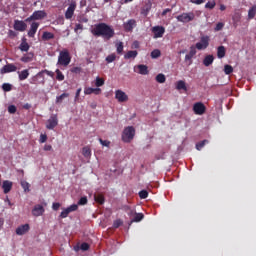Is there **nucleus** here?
<instances>
[{"mask_svg":"<svg viewBox=\"0 0 256 256\" xmlns=\"http://www.w3.org/2000/svg\"><path fill=\"white\" fill-rule=\"evenodd\" d=\"M151 7H153L151 2L146 3L145 6L141 9V15L147 17L149 15V11H151Z\"/></svg>","mask_w":256,"mask_h":256,"instance_id":"393cba45","label":"nucleus"},{"mask_svg":"<svg viewBox=\"0 0 256 256\" xmlns=\"http://www.w3.org/2000/svg\"><path fill=\"white\" fill-rule=\"evenodd\" d=\"M52 150H53V146H51L50 144L44 145V151H52Z\"/></svg>","mask_w":256,"mask_h":256,"instance_id":"e2e57ef3","label":"nucleus"},{"mask_svg":"<svg viewBox=\"0 0 256 256\" xmlns=\"http://www.w3.org/2000/svg\"><path fill=\"white\" fill-rule=\"evenodd\" d=\"M213 61H215V57L213 55H207L203 60V65L209 67L210 65H213Z\"/></svg>","mask_w":256,"mask_h":256,"instance_id":"a878e982","label":"nucleus"},{"mask_svg":"<svg viewBox=\"0 0 256 256\" xmlns=\"http://www.w3.org/2000/svg\"><path fill=\"white\" fill-rule=\"evenodd\" d=\"M135 137V128L133 126H128L123 130L122 141L124 143H131Z\"/></svg>","mask_w":256,"mask_h":256,"instance_id":"f03ea898","label":"nucleus"},{"mask_svg":"<svg viewBox=\"0 0 256 256\" xmlns=\"http://www.w3.org/2000/svg\"><path fill=\"white\" fill-rule=\"evenodd\" d=\"M224 73L225 75H231V73H233V66L226 64L224 66Z\"/></svg>","mask_w":256,"mask_h":256,"instance_id":"a19ab883","label":"nucleus"},{"mask_svg":"<svg viewBox=\"0 0 256 256\" xmlns=\"http://www.w3.org/2000/svg\"><path fill=\"white\" fill-rule=\"evenodd\" d=\"M91 33L94 37H102L105 41H109L115 37V29L103 22L95 24L91 29Z\"/></svg>","mask_w":256,"mask_h":256,"instance_id":"f257e3e1","label":"nucleus"},{"mask_svg":"<svg viewBox=\"0 0 256 256\" xmlns=\"http://www.w3.org/2000/svg\"><path fill=\"white\" fill-rule=\"evenodd\" d=\"M94 200L98 203V205L105 204V196L103 194H95Z\"/></svg>","mask_w":256,"mask_h":256,"instance_id":"7c9ffc66","label":"nucleus"},{"mask_svg":"<svg viewBox=\"0 0 256 256\" xmlns=\"http://www.w3.org/2000/svg\"><path fill=\"white\" fill-rule=\"evenodd\" d=\"M122 209L129 215V217H133L135 215V209L131 208L129 205L122 206Z\"/></svg>","mask_w":256,"mask_h":256,"instance_id":"2f4dec72","label":"nucleus"},{"mask_svg":"<svg viewBox=\"0 0 256 256\" xmlns=\"http://www.w3.org/2000/svg\"><path fill=\"white\" fill-rule=\"evenodd\" d=\"M80 95H81V88H78L76 91V95H75V101H77V99H79Z\"/></svg>","mask_w":256,"mask_h":256,"instance_id":"338daca9","label":"nucleus"},{"mask_svg":"<svg viewBox=\"0 0 256 256\" xmlns=\"http://www.w3.org/2000/svg\"><path fill=\"white\" fill-rule=\"evenodd\" d=\"M225 54H226L225 46H219L217 48L218 59H223V57H225Z\"/></svg>","mask_w":256,"mask_h":256,"instance_id":"72a5a7b5","label":"nucleus"},{"mask_svg":"<svg viewBox=\"0 0 256 256\" xmlns=\"http://www.w3.org/2000/svg\"><path fill=\"white\" fill-rule=\"evenodd\" d=\"M75 9H77V2L72 0L65 12V19H73V16L75 15Z\"/></svg>","mask_w":256,"mask_h":256,"instance_id":"423d86ee","label":"nucleus"},{"mask_svg":"<svg viewBox=\"0 0 256 256\" xmlns=\"http://www.w3.org/2000/svg\"><path fill=\"white\" fill-rule=\"evenodd\" d=\"M21 187L24 189L25 193H29V187H31V185L27 181H22Z\"/></svg>","mask_w":256,"mask_h":256,"instance_id":"49530a36","label":"nucleus"},{"mask_svg":"<svg viewBox=\"0 0 256 256\" xmlns=\"http://www.w3.org/2000/svg\"><path fill=\"white\" fill-rule=\"evenodd\" d=\"M207 111V107H205V104L203 102H196L193 105V112L195 115H205V112Z\"/></svg>","mask_w":256,"mask_h":256,"instance_id":"1a4fd4ad","label":"nucleus"},{"mask_svg":"<svg viewBox=\"0 0 256 256\" xmlns=\"http://www.w3.org/2000/svg\"><path fill=\"white\" fill-rule=\"evenodd\" d=\"M139 197L140 199H147V197H149V192H147V190H141L139 192Z\"/></svg>","mask_w":256,"mask_h":256,"instance_id":"3c124183","label":"nucleus"},{"mask_svg":"<svg viewBox=\"0 0 256 256\" xmlns=\"http://www.w3.org/2000/svg\"><path fill=\"white\" fill-rule=\"evenodd\" d=\"M99 143H101L103 145V147H109V145H111L110 141L107 140H103V139H99Z\"/></svg>","mask_w":256,"mask_h":256,"instance_id":"13d9d810","label":"nucleus"},{"mask_svg":"<svg viewBox=\"0 0 256 256\" xmlns=\"http://www.w3.org/2000/svg\"><path fill=\"white\" fill-rule=\"evenodd\" d=\"M82 155H84V157H91V148L90 147H84L82 149Z\"/></svg>","mask_w":256,"mask_h":256,"instance_id":"c03bdc74","label":"nucleus"},{"mask_svg":"<svg viewBox=\"0 0 256 256\" xmlns=\"http://www.w3.org/2000/svg\"><path fill=\"white\" fill-rule=\"evenodd\" d=\"M152 32L154 33V39H159L165 35V27L163 26H154L152 28Z\"/></svg>","mask_w":256,"mask_h":256,"instance_id":"2eb2a0df","label":"nucleus"},{"mask_svg":"<svg viewBox=\"0 0 256 256\" xmlns=\"http://www.w3.org/2000/svg\"><path fill=\"white\" fill-rule=\"evenodd\" d=\"M59 207H61V203L55 202L52 204L53 211H59Z\"/></svg>","mask_w":256,"mask_h":256,"instance_id":"bf43d9fd","label":"nucleus"},{"mask_svg":"<svg viewBox=\"0 0 256 256\" xmlns=\"http://www.w3.org/2000/svg\"><path fill=\"white\" fill-rule=\"evenodd\" d=\"M69 97V93H63L60 96L56 97V103H63V99H67Z\"/></svg>","mask_w":256,"mask_h":256,"instance_id":"58836bf2","label":"nucleus"},{"mask_svg":"<svg viewBox=\"0 0 256 256\" xmlns=\"http://www.w3.org/2000/svg\"><path fill=\"white\" fill-rule=\"evenodd\" d=\"M95 85L96 87H103L105 85V80L103 78L97 77Z\"/></svg>","mask_w":256,"mask_h":256,"instance_id":"09e8293b","label":"nucleus"},{"mask_svg":"<svg viewBox=\"0 0 256 256\" xmlns=\"http://www.w3.org/2000/svg\"><path fill=\"white\" fill-rule=\"evenodd\" d=\"M115 47H116V53L118 55L123 54V49H124L123 42H117Z\"/></svg>","mask_w":256,"mask_h":256,"instance_id":"c9c22d12","label":"nucleus"},{"mask_svg":"<svg viewBox=\"0 0 256 256\" xmlns=\"http://www.w3.org/2000/svg\"><path fill=\"white\" fill-rule=\"evenodd\" d=\"M2 189L5 193V195H7V193H10L11 190L13 189V182L9 181V180H5L2 183Z\"/></svg>","mask_w":256,"mask_h":256,"instance_id":"6ab92c4d","label":"nucleus"},{"mask_svg":"<svg viewBox=\"0 0 256 256\" xmlns=\"http://www.w3.org/2000/svg\"><path fill=\"white\" fill-rule=\"evenodd\" d=\"M28 77H29L28 69L22 70L21 72L18 71L19 81H25V79H28Z\"/></svg>","mask_w":256,"mask_h":256,"instance_id":"bb28decb","label":"nucleus"},{"mask_svg":"<svg viewBox=\"0 0 256 256\" xmlns=\"http://www.w3.org/2000/svg\"><path fill=\"white\" fill-rule=\"evenodd\" d=\"M19 49L20 51H22V53H27V51L31 49V46L29 45V43H27V38L22 39V42L19 45Z\"/></svg>","mask_w":256,"mask_h":256,"instance_id":"5701e85b","label":"nucleus"},{"mask_svg":"<svg viewBox=\"0 0 256 256\" xmlns=\"http://www.w3.org/2000/svg\"><path fill=\"white\" fill-rule=\"evenodd\" d=\"M37 29H39V22H32L30 30L28 31V37H35Z\"/></svg>","mask_w":256,"mask_h":256,"instance_id":"4be33fe9","label":"nucleus"},{"mask_svg":"<svg viewBox=\"0 0 256 256\" xmlns=\"http://www.w3.org/2000/svg\"><path fill=\"white\" fill-rule=\"evenodd\" d=\"M8 113H10V115H15V113H17V106L16 105L8 106Z\"/></svg>","mask_w":256,"mask_h":256,"instance_id":"8fccbe9b","label":"nucleus"},{"mask_svg":"<svg viewBox=\"0 0 256 256\" xmlns=\"http://www.w3.org/2000/svg\"><path fill=\"white\" fill-rule=\"evenodd\" d=\"M40 143H45L47 141V135L45 134H41L40 135Z\"/></svg>","mask_w":256,"mask_h":256,"instance_id":"680f3d73","label":"nucleus"},{"mask_svg":"<svg viewBox=\"0 0 256 256\" xmlns=\"http://www.w3.org/2000/svg\"><path fill=\"white\" fill-rule=\"evenodd\" d=\"M161 55V50L155 49L151 52L150 56L152 59H159V56Z\"/></svg>","mask_w":256,"mask_h":256,"instance_id":"ea45409f","label":"nucleus"},{"mask_svg":"<svg viewBox=\"0 0 256 256\" xmlns=\"http://www.w3.org/2000/svg\"><path fill=\"white\" fill-rule=\"evenodd\" d=\"M209 41H210L209 36H202L200 38V42L196 43L195 48L198 49V51H203L207 49V47H209Z\"/></svg>","mask_w":256,"mask_h":256,"instance_id":"6e6552de","label":"nucleus"},{"mask_svg":"<svg viewBox=\"0 0 256 256\" xmlns=\"http://www.w3.org/2000/svg\"><path fill=\"white\" fill-rule=\"evenodd\" d=\"M69 63H71V55L69 54V50L64 49L59 53L58 64L67 67Z\"/></svg>","mask_w":256,"mask_h":256,"instance_id":"7ed1b4c3","label":"nucleus"},{"mask_svg":"<svg viewBox=\"0 0 256 256\" xmlns=\"http://www.w3.org/2000/svg\"><path fill=\"white\" fill-rule=\"evenodd\" d=\"M135 217L133 218L134 223H139V221H143L145 215L143 213H134Z\"/></svg>","mask_w":256,"mask_h":256,"instance_id":"f704fd0d","label":"nucleus"},{"mask_svg":"<svg viewBox=\"0 0 256 256\" xmlns=\"http://www.w3.org/2000/svg\"><path fill=\"white\" fill-rule=\"evenodd\" d=\"M167 13H171V9L170 8H166V9L163 10L162 17H165V15H167Z\"/></svg>","mask_w":256,"mask_h":256,"instance_id":"69168bd1","label":"nucleus"},{"mask_svg":"<svg viewBox=\"0 0 256 256\" xmlns=\"http://www.w3.org/2000/svg\"><path fill=\"white\" fill-rule=\"evenodd\" d=\"M29 229H31L29 224L21 225L16 229V235H25V233H29Z\"/></svg>","mask_w":256,"mask_h":256,"instance_id":"aec40b11","label":"nucleus"},{"mask_svg":"<svg viewBox=\"0 0 256 256\" xmlns=\"http://www.w3.org/2000/svg\"><path fill=\"white\" fill-rule=\"evenodd\" d=\"M56 79L57 81H65V75L59 69H56Z\"/></svg>","mask_w":256,"mask_h":256,"instance_id":"4c0bfd02","label":"nucleus"},{"mask_svg":"<svg viewBox=\"0 0 256 256\" xmlns=\"http://www.w3.org/2000/svg\"><path fill=\"white\" fill-rule=\"evenodd\" d=\"M195 55H197V48L195 46H191L189 53L185 55V61H190L189 65H191V63H193L192 59Z\"/></svg>","mask_w":256,"mask_h":256,"instance_id":"a211bd4d","label":"nucleus"},{"mask_svg":"<svg viewBox=\"0 0 256 256\" xmlns=\"http://www.w3.org/2000/svg\"><path fill=\"white\" fill-rule=\"evenodd\" d=\"M225 27V24L222 22H219L216 24V27L214 28V31H221Z\"/></svg>","mask_w":256,"mask_h":256,"instance_id":"6e6d98bb","label":"nucleus"},{"mask_svg":"<svg viewBox=\"0 0 256 256\" xmlns=\"http://www.w3.org/2000/svg\"><path fill=\"white\" fill-rule=\"evenodd\" d=\"M57 125H59V118L57 117V114H52L46 122V129L51 131L57 127Z\"/></svg>","mask_w":256,"mask_h":256,"instance_id":"0eeeda50","label":"nucleus"},{"mask_svg":"<svg viewBox=\"0 0 256 256\" xmlns=\"http://www.w3.org/2000/svg\"><path fill=\"white\" fill-rule=\"evenodd\" d=\"M15 71H17V66H15L13 63L6 64L0 69L1 75H5L7 73H15Z\"/></svg>","mask_w":256,"mask_h":256,"instance_id":"4468645a","label":"nucleus"},{"mask_svg":"<svg viewBox=\"0 0 256 256\" xmlns=\"http://www.w3.org/2000/svg\"><path fill=\"white\" fill-rule=\"evenodd\" d=\"M115 99H117L118 103H127L129 96L123 90H116Z\"/></svg>","mask_w":256,"mask_h":256,"instance_id":"ddd939ff","label":"nucleus"},{"mask_svg":"<svg viewBox=\"0 0 256 256\" xmlns=\"http://www.w3.org/2000/svg\"><path fill=\"white\" fill-rule=\"evenodd\" d=\"M215 5H217V3L215 2V0L208 1V2L205 4V9H215Z\"/></svg>","mask_w":256,"mask_h":256,"instance_id":"a18cd8bd","label":"nucleus"},{"mask_svg":"<svg viewBox=\"0 0 256 256\" xmlns=\"http://www.w3.org/2000/svg\"><path fill=\"white\" fill-rule=\"evenodd\" d=\"M2 89H3V91L9 92V91H11L12 86H11V84H9V83H4V84L2 85Z\"/></svg>","mask_w":256,"mask_h":256,"instance_id":"864d4df0","label":"nucleus"},{"mask_svg":"<svg viewBox=\"0 0 256 256\" xmlns=\"http://www.w3.org/2000/svg\"><path fill=\"white\" fill-rule=\"evenodd\" d=\"M138 73L140 75H149V68L147 65L140 64L138 65Z\"/></svg>","mask_w":256,"mask_h":256,"instance_id":"cd10ccee","label":"nucleus"},{"mask_svg":"<svg viewBox=\"0 0 256 256\" xmlns=\"http://www.w3.org/2000/svg\"><path fill=\"white\" fill-rule=\"evenodd\" d=\"M157 83H165L167 81V78L164 76V74H158L156 76Z\"/></svg>","mask_w":256,"mask_h":256,"instance_id":"de8ad7c7","label":"nucleus"},{"mask_svg":"<svg viewBox=\"0 0 256 256\" xmlns=\"http://www.w3.org/2000/svg\"><path fill=\"white\" fill-rule=\"evenodd\" d=\"M139 55L137 50H130L124 55V59H135Z\"/></svg>","mask_w":256,"mask_h":256,"instance_id":"c85d7f7f","label":"nucleus"},{"mask_svg":"<svg viewBox=\"0 0 256 256\" xmlns=\"http://www.w3.org/2000/svg\"><path fill=\"white\" fill-rule=\"evenodd\" d=\"M256 15V6H252L248 11V19H254Z\"/></svg>","mask_w":256,"mask_h":256,"instance_id":"e433bc0d","label":"nucleus"},{"mask_svg":"<svg viewBox=\"0 0 256 256\" xmlns=\"http://www.w3.org/2000/svg\"><path fill=\"white\" fill-rule=\"evenodd\" d=\"M71 73H81V69L79 67H73Z\"/></svg>","mask_w":256,"mask_h":256,"instance_id":"0e129e2a","label":"nucleus"},{"mask_svg":"<svg viewBox=\"0 0 256 256\" xmlns=\"http://www.w3.org/2000/svg\"><path fill=\"white\" fill-rule=\"evenodd\" d=\"M87 203H88L87 196H84V197H81V198L79 199L77 205H78V206H79V205H87Z\"/></svg>","mask_w":256,"mask_h":256,"instance_id":"603ef678","label":"nucleus"},{"mask_svg":"<svg viewBox=\"0 0 256 256\" xmlns=\"http://www.w3.org/2000/svg\"><path fill=\"white\" fill-rule=\"evenodd\" d=\"M77 209H79L77 204L70 205L60 213V219H67V217H69V213H73L74 211H77Z\"/></svg>","mask_w":256,"mask_h":256,"instance_id":"9d476101","label":"nucleus"},{"mask_svg":"<svg viewBox=\"0 0 256 256\" xmlns=\"http://www.w3.org/2000/svg\"><path fill=\"white\" fill-rule=\"evenodd\" d=\"M43 213H45V208L41 204L35 205L34 208L32 209V215L34 217H41Z\"/></svg>","mask_w":256,"mask_h":256,"instance_id":"dca6fc26","label":"nucleus"},{"mask_svg":"<svg viewBox=\"0 0 256 256\" xmlns=\"http://www.w3.org/2000/svg\"><path fill=\"white\" fill-rule=\"evenodd\" d=\"M51 39H55V34L51 32H43L42 34L43 41H51Z\"/></svg>","mask_w":256,"mask_h":256,"instance_id":"473e14b6","label":"nucleus"},{"mask_svg":"<svg viewBox=\"0 0 256 256\" xmlns=\"http://www.w3.org/2000/svg\"><path fill=\"white\" fill-rule=\"evenodd\" d=\"M30 83L31 85H45V76H43V72H39L33 76Z\"/></svg>","mask_w":256,"mask_h":256,"instance_id":"9b49d317","label":"nucleus"},{"mask_svg":"<svg viewBox=\"0 0 256 256\" xmlns=\"http://www.w3.org/2000/svg\"><path fill=\"white\" fill-rule=\"evenodd\" d=\"M82 251H89V244L87 242H83L80 246Z\"/></svg>","mask_w":256,"mask_h":256,"instance_id":"4d7b16f0","label":"nucleus"},{"mask_svg":"<svg viewBox=\"0 0 256 256\" xmlns=\"http://www.w3.org/2000/svg\"><path fill=\"white\" fill-rule=\"evenodd\" d=\"M123 225V221H121V220H116V221H114V223H113V228L114 229H119V227H121Z\"/></svg>","mask_w":256,"mask_h":256,"instance_id":"5fc2aeb1","label":"nucleus"},{"mask_svg":"<svg viewBox=\"0 0 256 256\" xmlns=\"http://www.w3.org/2000/svg\"><path fill=\"white\" fill-rule=\"evenodd\" d=\"M115 59H117V55L115 53H112L106 57L105 61L107 63H113V61H115Z\"/></svg>","mask_w":256,"mask_h":256,"instance_id":"37998d69","label":"nucleus"},{"mask_svg":"<svg viewBox=\"0 0 256 256\" xmlns=\"http://www.w3.org/2000/svg\"><path fill=\"white\" fill-rule=\"evenodd\" d=\"M45 17H47V12H45V10H36L30 17L25 19V22L31 23V21H41V19H45Z\"/></svg>","mask_w":256,"mask_h":256,"instance_id":"20e7f679","label":"nucleus"},{"mask_svg":"<svg viewBox=\"0 0 256 256\" xmlns=\"http://www.w3.org/2000/svg\"><path fill=\"white\" fill-rule=\"evenodd\" d=\"M191 3H194V5H201L203 3H205V1L207 0H190Z\"/></svg>","mask_w":256,"mask_h":256,"instance_id":"052dcab7","label":"nucleus"},{"mask_svg":"<svg viewBox=\"0 0 256 256\" xmlns=\"http://www.w3.org/2000/svg\"><path fill=\"white\" fill-rule=\"evenodd\" d=\"M33 57H35V53L27 52L20 58V61L22 63H31V61H33Z\"/></svg>","mask_w":256,"mask_h":256,"instance_id":"412c9836","label":"nucleus"},{"mask_svg":"<svg viewBox=\"0 0 256 256\" xmlns=\"http://www.w3.org/2000/svg\"><path fill=\"white\" fill-rule=\"evenodd\" d=\"M206 143H209V141L208 140H203V141H201V142H198L197 144H196V149H197V151H201L204 147H205V144Z\"/></svg>","mask_w":256,"mask_h":256,"instance_id":"79ce46f5","label":"nucleus"},{"mask_svg":"<svg viewBox=\"0 0 256 256\" xmlns=\"http://www.w3.org/2000/svg\"><path fill=\"white\" fill-rule=\"evenodd\" d=\"M81 29H83V24H76L75 25V31H79Z\"/></svg>","mask_w":256,"mask_h":256,"instance_id":"774afa93","label":"nucleus"},{"mask_svg":"<svg viewBox=\"0 0 256 256\" xmlns=\"http://www.w3.org/2000/svg\"><path fill=\"white\" fill-rule=\"evenodd\" d=\"M84 93L86 95H92V93H94V95H100L101 94V90H100V88L86 87L84 89Z\"/></svg>","mask_w":256,"mask_h":256,"instance_id":"b1692460","label":"nucleus"},{"mask_svg":"<svg viewBox=\"0 0 256 256\" xmlns=\"http://www.w3.org/2000/svg\"><path fill=\"white\" fill-rule=\"evenodd\" d=\"M14 29H15V31H21V32L26 31L27 24L23 20H15Z\"/></svg>","mask_w":256,"mask_h":256,"instance_id":"f3484780","label":"nucleus"},{"mask_svg":"<svg viewBox=\"0 0 256 256\" xmlns=\"http://www.w3.org/2000/svg\"><path fill=\"white\" fill-rule=\"evenodd\" d=\"M176 89L178 91H187V84H185V81L179 80L176 82Z\"/></svg>","mask_w":256,"mask_h":256,"instance_id":"c756f323","label":"nucleus"},{"mask_svg":"<svg viewBox=\"0 0 256 256\" xmlns=\"http://www.w3.org/2000/svg\"><path fill=\"white\" fill-rule=\"evenodd\" d=\"M137 27V21L135 19H130L127 22L123 23V29L126 31V33L133 32V29Z\"/></svg>","mask_w":256,"mask_h":256,"instance_id":"f8f14e48","label":"nucleus"},{"mask_svg":"<svg viewBox=\"0 0 256 256\" xmlns=\"http://www.w3.org/2000/svg\"><path fill=\"white\" fill-rule=\"evenodd\" d=\"M195 19V13L188 12V13H182L181 15L177 16V21L180 23H189Z\"/></svg>","mask_w":256,"mask_h":256,"instance_id":"39448f33","label":"nucleus"}]
</instances>
